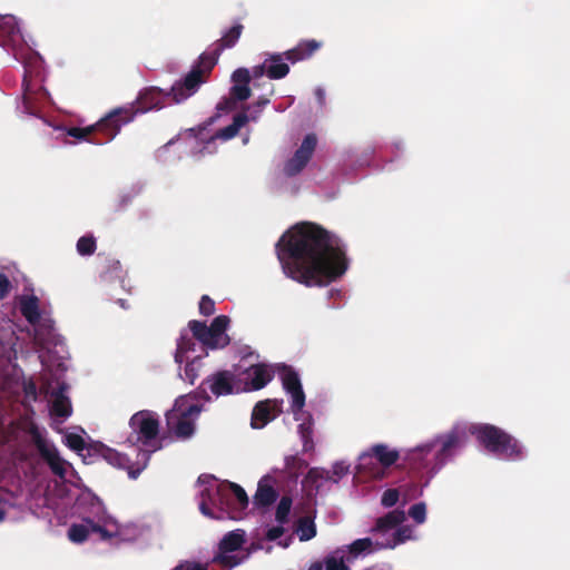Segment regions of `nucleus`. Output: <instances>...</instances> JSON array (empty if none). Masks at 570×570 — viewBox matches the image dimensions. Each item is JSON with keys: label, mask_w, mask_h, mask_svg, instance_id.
I'll list each match as a JSON object with an SVG mask.
<instances>
[{"label": "nucleus", "mask_w": 570, "mask_h": 570, "mask_svg": "<svg viewBox=\"0 0 570 570\" xmlns=\"http://www.w3.org/2000/svg\"><path fill=\"white\" fill-rule=\"evenodd\" d=\"M275 250L284 274L307 287L326 286L348 267L341 238L312 222L292 226L277 240Z\"/></svg>", "instance_id": "nucleus-1"}, {"label": "nucleus", "mask_w": 570, "mask_h": 570, "mask_svg": "<svg viewBox=\"0 0 570 570\" xmlns=\"http://www.w3.org/2000/svg\"><path fill=\"white\" fill-rule=\"evenodd\" d=\"M199 503L200 512L212 519H242L249 500L245 490L237 483L223 481L215 489L206 488L202 491Z\"/></svg>", "instance_id": "nucleus-2"}, {"label": "nucleus", "mask_w": 570, "mask_h": 570, "mask_svg": "<svg viewBox=\"0 0 570 570\" xmlns=\"http://www.w3.org/2000/svg\"><path fill=\"white\" fill-rule=\"evenodd\" d=\"M466 435L460 429L439 435L434 442L426 443L412 450L410 461L416 469H429L438 472L465 444Z\"/></svg>", "instance_id": "nucleus-3"}, {"label": "nucleus", "mask_w": 570, "mask_h": 570, "mask_svg": "<svg viewBox=\"0 0 570 570\" xmlns=\"http://www.w3.org/2000/svg\"><path fill=\"white\" fill-rule=\"evenodd\" d=\"M229 325V317L226 315L216 316L209 326L205 322L189 321L188 327L191 332V336L187 332H181L177 346L180 353H188L194 351L195 341H199L205 347L210 350L223 348L230 342L229 336L226 334V330Z\"/></svg>", "instance_id": "nucleus-4"}, {"label": "nucleus", "mask_w": 570, "mask_h": 570, "mask_svg": "<svg viewBox=\"0 0 570 570\" xmlns=\"http://www.w3.org/2000/svg\"><path fill=\"white\" fill-rule=\"evenodd\" d=\"M470 433L487 451L507 459L522 458V446L519 441L504 430L488 423L472 424Z\"/></svg>", "instance_id": "nucleus-5"}, {"label": "nucleus", "mask_w": 570, "mask_h": 570, "mask_svg": "<svg viewBox=\"0 0 570 570\" xmlns=\"http://www.w3.org/2000/svg\"><path fill=\"white\" fill-rule=\"evenodd\" d=\"M131 114L126 110L114 109L106 117L101 118L96 125L88 127H70L66 134L79 140H87L94 132L98 131L106 136L105 142L112 140L120 131L124 125L130 122ZM95 144H104L100 140H91Z\"/></svg>", "instance_id": "nucleus-6"}, {"label": "nucleus", "mask_w": 570, "mask_h": 570, "mask_svg": "<svg viewBox=\"0 0 570 570\" xmlns=\"http://www.w3.org/2000/svg\"><path fill=\"white\" fill-rule=\"evenodd\" d=\"M132 433L128 442L132 445L150 446L159 433V421L148 411L135 413L129 421Z\"/></svg>", "instance_id": "nucleus-7"}, {"label": "nucleus", "mask_w": 570, "mask_h": 570, "mask_svg": "<svg viewBox=\"0 0 570 570\" xmlns=\"http://www.w3.org/2000/svg\"><path fill=\"white\" fill-rule=\"evenodd\" d=\"M28 433L32 444L36 446L42 460L46 461L51 472L59 478H63L67 473L66 461L60 456L53 443L43 438L35 423L30 424Z\"/></svg>", "instance_id": "nucleus-8"}, {"label": "nucleus", "mask_w": 570, "mask_h": 570, "mask_svg": "<svg viewBox=\"0 0 570 570\" xmlns=\"http://www.w3.org/2000/svg\"><path fill=\"white\" fill-rule=\"evenodd\" d=\"M375 458L383 468H390L400 459V453L395 449H390L386 444L379 443L370 448L368 451L363 452L358 458L357 470L358 472H367L375 479H382L384 472L377 468L373 470L370 468L372 459Z\"/></svg>", "instance_id": "nucleus-9"}, {"label": "nucleus", "mask_w": 570, "mask_h": 570, "mask_svg": "<svg viewBox=\"0 0 570 570\" xmlns=\"http://www.w3.org/2000/svg\"><path fill=\"white\" fill-rule=\"evenodd\" d=\"M171 98V91H166L158 87H148L141 90L135 104L128 107H120V110H126L131 114L130 121L134 120L136 115L145 114L153 109H160L166 105V100Z\"/></svg>", "instance_id": "nucleus-10"}, {"label": "nucleus", "mask_w": 570, "mask_h": 570, "mask_svg": "<svg viewBox=\"0 0 570 570\" xmlns=\"http://www.w3.org/2000/svg\"><path fill=\"white\" fill-rule=\"evenodd\" d=\"M24 66V75L22 79V105L24 111L29 115H38L42 105L49 98V92L42 86H35L31 81L30 65L26 59L22 60Z\"/></svg>", "instance_id": "nucleus-11"}, {"label": "nucleus", "mask_w": 570, "mask_h": 570, "mask_svg": "<svg viewBox=\"0 0 570 570\" xmlns=\"http://www.w3.org/2000/svg\"><path fill=\"white\" fill-rule=\"evenodd\" d=\"M245 535V531L240 529L227 532L220 540L219 553L214 557L213 561L227 569L238 566L243 561V558L228 553L235 552L243 547L246 541Z\"/></svg>", "instance_id": "nucleus-12"}, {"label": "nucleus", "mask_w": 570, "mask_h": 570, "mask_svg": "<svg viewBox=\"0 0 570 570\" xmlns=\"http://www.w3.org/2000/svg\"><path fill=\"white\" fill-rule=\"evenodd\" d=\"M200 407L196 404H190L186 409H175L166 414V421L169 429L179 439H188L195 432V423L191 415H197Z\"/></svg>", "instance_id": "nucleus-13"}, {"label": "nucleus", "mask_w": 570, "mask_h": 570, "mask_svg": "<svg viewBox=\"0 0 570 570\" xmlns=\"http://www.w3.org/2000/svg\"><path fill=\"white\" fill-rule=\"evenodd\" d=\"M88 455L101 456L110 465L127 470L130 479H137L142 470V468L134 469L130 459L126 454H122L101 442L90 443L88 445Z\"/></svg>", "instance_id": "nucleus-14"}, {"label": "nucleus", "mask_w": 570, "mask_h": 570, "mask_svg": "<svg viewBox=\"0 0 570 570\" xmlns=\"http://www.w3.org/2000/svg\"><path fill=\"white\" fill-rule=\"evenodd\" d=\"M0 45L10 48L17 60L24 59L20 57L18 50V47L23 49V37L12 14H0Z\"/></svg>", "instance_id": "nucleus-15"}, {"label": "nucleus", "mask_w": 570, "mask_h": 570, "mask_svg": "<svg viewBox=\"0 0 570 570\" xmlns=\"http://www.w3.org/2000/svg\"><path fill=\"white\" fill-rule=\"evenodd\" d=\"M316 145V136L314 134L306 135L299 148L295 151L294 156L286 161L284 166L285 175L293 177L299 174L311 160Z\"/></svg>", "instance_id": "nucleus-16"}, {"label": "nucleus", "mask_w": 570, "mask_h": 570, "mask_svg": "<svg viewBox=\"0 0 570 570\" xmlns=\"http://www.w3.org/2000/svg\"><path fill=\"white\" fill-rule=\"evenodd\" d=\"M206 81L200 68H191L181 82L171 86L173 101L179 104L194 95L199 86Z\"/></svg>", "instance_id": "nucleus-17"}, {"label": "nucleus", "mask_w": 570, "mask_h": 570, "mask_svg": "<svg viewBox=\"0 0 570 570\" xmlns=\"http://www.w3.org/2000/svg\"><path fill=\"white\" fill-rule=\"evenodd\" d=\"M273 376V371L266 364H254L247 370L246 390L258 391L265 387Z\"/></svg>", "instance_id": "nucleus-18"}, {"label": "nucleus", "mask_w": 570, "mask_h": 570, "mask_svg": "<svg viewBox=\"0 0 570 570\" xmlns=\"http://www.w3.org/2000/svg\"><path fill=\"white\" fill-rule=\"evenodd\" d=\"M69 386L67 383L61 382L58 387L51 392V414L58 417H68L72 413L70 399L67 396Z\"/></svg>", "instance_id": "nucleus-19"}, {"label": "nucleus", "mask_w": 570, "mask_h": 570, "mask_svg": "<svg viewBox=\"0 0 570 570\" xmlns=\"http://www.w3.org/2000/svg\"><path fill=\"white\" fill-rule=\"evenodd\" d=\"M208 389L215 396L229 395L234 393V374L229 371H220L206 380Z\"/></svg>", "instance_id": "nucleus-20"}, {"label": "nucleus", "mask_w": 570, "mask_h": 570, "mask_svg": "<svg viewBox=\"0 0 570 570\" xmlns=\"http://www.w3.org/2000/svg\"><path fill=\"white\" fill-rule=\"evenodd\" d=\"M282 403L278 402L277 400H266V401H261L258 402L254 409H253V412H252V422H250V425L253 429H262L264 428L267 423H269L273 419H274V415L271 414V412L278 407V405Z\"/></svg>", "instance_id": "nucleus-21"}, {"label": "nucleus", "mask_w": 570, "mask_h": 570, "mask_svg": "<svg viewBox=\"0 0 570 570\" xmlns=\"http://www.w3.org/2000/svg\"><path fill=\"white\" fill-rule=\"evenodd\" d=\"M322 43L314 39L303 40L296 47L284 52L285 60L296 63L302 60L311 58L320 48Z\"/></svg>", "instance_id": "nucleus-22"}, {"label": "nucleus", "mask_w": 570, "mask_h": 570, "mask_svg": "<svg viewBox=\"0 0 570 570\" xmlns=\"http://www.w3.org/2000/svg\"><path fill=\"white\" fill-rule=\"evenodd\" d=\"M405 520V513L402 510L395 509L387 512L385 515L377 518L374 528L371 532L386 533L395 529Z\"/></svg>", "instance_id": "nucleus-23"}, {"label": "nucleus", "mask_w": 570, "mask_h": 570, "mask_svg": "<svg viewBox=\"0 0 570 570\" xmlns=\"http://www.w3.org/2000/svg\"><path fill=\"white\" fill-rule=\"evenodd\" d=\"M249 120H257V116L247 115L245 110L236 114L233 117V122L230 125L219 129V131L217 132V137L224 140L234 138L238 134L240 128L245 126Z\"/></svg>", "instance_id": "nucleus-24"}, {"label": "nucleus", "mask_w": 570, "mask_h": 570, "mask_svg": "<svg viewBox=\"0 0 570 570\" xmlns=\"http://www.w3.org/2000/svg\"><path fill=\"white\" fill-rule=\"evenodd\" d=\"M284 53H274L266 59V76L269 79H283L289 72V66L284 61Z\"/></svg>", "instance_id": "nucleus-25"}, {"label": "nucleus", "mask_w": 570, "mask_h": 570, "mask_svg": "<svg viewBox=\"0 0 570 570\" xmlns=\"http://www.w3.org/2000/svg\"><path fill=\"white\" fill-rule=\"evenodd\" d=\"M412 533L413 531L410 527H399L390 538L383 541H375L376 549H394L399 544L410 540L412 538Z\"/></svg>", "instance_id": "nucleus-26"}, {"label": "nucleus", "mask_w": 570, "mask_h": 570, "mask_svg": "<svg viewBox=\"0 0 570 570\" xmlns=\"http://www.w3.org/2000/svg\"><path fill=\"white\" fill-rule=\"evenodd\" d=\"M243 29H244V26L242 23H236L234 24L232 28H229L223 36L220 39H218L214 45L213 47L217 49V51H219L220 53L225 50V49H230L233 47H235V45L237 43L238 39L240 38L242 36V32H243Z\"/></svg>", "instance_id": "nucleus-27"}, {"label": "nucleus", "mask_w": 570, "mask_h": 570, "mask_svg": "<svg viewBox=\"0 0 570 570\" xmlns=\"http://www.w3.org/2000/svg\"><path fill=\"white\" fill-rule=\"evenodd\" d=\"M277 497L278 494L272 485L259 481L256 493L254 495V503L257 507H269L276 501Z\"/></svg>", "instance_id": "nucleus-28"}, {"label": "nucleus", "mask_w": 570, "mask_h": 570, "mask_svg": "<svg viewBox=\"0 0 570 570\" xmlns=\"http://www.w3.org/2000/svg\"><path fill=\"white\" fill-rule=\"evenodd\" d=\"M219 56H220V52L217 51V49L213 47L212 50H207L198 57V61L193 68H200L202 75L205 78H207L208 75L210 73V71L213 70V68L218 62Z\"/></svg>", "instance_id": "nucleus-29"}, {"label": "nucleus", "mask_w": 570, "mask_h": 570, "mask_svg": "<svg viewBox=\"0 0 570 570\" xmlns=\"http://www.w3.org/2000/svg\"><path fill=\"white\" fill-rule=\"evenodd\" d=\"M20 311L29 323H37L40 320L39 299L36 296L23 298L20 303Z\"/></svg>", "instance_id": "nucleus-30"}, {"label": "nucleus", "mask_w": 570, "mask_h": 570, "mask_svg": "<svg viewBox=\"0 0 570 570\" xmlns=\"http://www.w3.org/2000/svg\"><path fill=\"white\" fill-rule=\"evenodd\" d=\"M298 433L303 442V451L309 452L314 450L313 441V419L309 413L306 414V419L298 425Z\"/></svg>", "instance_id": "nucleus-31"}, {"label": "nucleus", "mask_w": 570, "mask_h": 570, "mask_svg": "<svg viewBox=\"0 0 570 570\" xmlns=\"http://www.w3.org/2000/svg\"><path fill=\"white\" fill-rule=\"evenodd\" d=\"M295 531L301 541H308L316 535V525L309 517H302L297 520Z\"/></svg>", "instance_id": "nucleus-32"}, {"label": "nucleus", "mask_w": 570, "mask_h": 570, "mask_svg": "<svg viewBox=\"0 0 570 570\" xmlns=\"http://www.w3.org/2000/svg\"><path fill=\"white\" fill-rule=\"evenodd\" d=\"M379 550L380 549H376V544L371 538L357 539L348 546V553L352 558H357L364 552H373Z\"/></svg>", "instance_id": "nucleus-33"}, {"label": "nucleus", "mask_w": 570, "mask_h": 570, "mask_svg": "<svg viewBox=\"0 0 570 570\" xmlns=\"http://www.w3.org/2000/svg\"><path fill=\"white\" fill-rule=\"evenodd\" d=\"M90 528L88 521L81 524H72L68 530V538L75 543H82L88 539Z\"/></svg>", "instance_id": "nucleus-34"}, {"label": "nucleus", "mask_w": 570, "mask_h": 570, "mask_svg": "<svg viewBox=\"0 0 570 570\" xmlns=\"http://www.w3.org/2000/svg\"><path fill=\"white\" fill-rule=\"evenodd\" d=\"M292 498L288 495H283L278 502V505L276 508L275 512V520L279 524H285L288 522V515L292 508Z\"/></svg>", "instance_id": "nucleus-35"}, {"label": "nucleus", "mask_w": 570, "mask_h": 570, "mask_svg": "<svg viewBox=\"0 0 570 570\" xmlns=\"http://www.w3.org/2000/svg\"><path fill=\"white\" fill-rule=\"evenodd\" d=\"M96 248V238L91 235L81 236L77 242V252L81 256L92 255Z\"/></svg>", "instance_id": "nucleus-36"}, {"label": "nucleus", "mask_w": 570, "mask_h": 570, "mask_svg": "<svg viewBox=\"0 0 570 570\" xmlns=\"http://www.w3.org/2000/svg\"><path fill=\"white\" fill-rule=\"evenodd\" d=\"M282 381L286 392H291L302 387L298 374L292 368H287L285 371V373L282 376Z\"/></svg>", "instance_id": "nucleus-37"}, {"label": "nucleus", "mask_w": 570, "mask_h": 570, "mask_svg": "<svg viewBox=\"0 0 570 570\" xmlns=\"http://www.w3.org/2000/svg\"><path fill=\"white\" fill-rule=\"evenodd\" d=\"M292 396L291 409L296 420H298L297 415L302 412V409L305 405V393L303 387L287 392Z\"/></svg>", "instance_id": "nucleus-38"}, {"label": "nucleus", "mask_w": 570, "mask_h": 570, "mask_svg": "<svg viewBox=\"0 0 570 570\" xmlns=\"http://www.w3.org/2000/svg\"><path fill=\"white\" fill-rule=\"evenodd\" d=\"M252 95L249 85H233L229 91V97L235 101H245Z\"/></svg>", "instance_id": "nucleus-39"}, {"label": "nucleus", "mask_w": 570, "mask_h": 570, "mask_svg": "<svg viewBox=\"0 0 570 570\" xmlns=\"http://www.w3.org/2000/svg\"><path fill=\"white\" fill-rule=\"evenodd\" d=\"M66 444L73 451L81 452L83 450L88 451V446L83 438L76 433H70L66 436Z\"/></svg>", "instance_id": "nucleus-40"}, {"label": "nucleus", "mask_w": 570, "mask_h": 570, "mask_svg": "<svg viewBox=\"0 0 570 570\" xmlns=\"http://www.w3.org/2000/svg\"><path fill=\"white\" fill-rule=\"evenodd\" d=\"M409 515L416 522L423 523L426 517V505L423 502L415 503L409 509Z\"/></svg>", "instance_id": "nucleus-41"}, {"label": "nucleus", "mask_w": 570, "mask_h": 570, "mask_svg": "<svg viewBox=\"0 0 570 570\" xmlns=\"http://www.w3.org/2000/svg\"><path fill=\"white\" fill-rule=\"evenodd\" d=\"M400 498V492L397 489H387L383 492L381 498V504L385 508L394 507Z\"/></svg>", "instance_id": "nucleus-42"}, {"label": "nucleus", "mask_w": 570, "mask_h": 570, "mask_svg": "<svg viewBox=\"0 0 570 570\" xmlns=\"http://www.w3.org/2000/svg\"><path fill=\"white\" fill-rule=\"evenodd\" d=\"M252 75L247 68H238L232 75L234 85H249Z\"/></svg>", "instance_id": "nucleus-43"}, {"label": "nucleus", "mask_w": 570, "mask_h": 570, "mask_svg": "<svg viewBox=\"0 0 570 570\" xmlns=\"http://www.w3.org/2000/svg\"><path fill=\"white\" fill-rule=\"evenodd\" d=\"M199 313L204 316H210L215 313V302L208 295L202 296L199 301Z\"/></svg>", "instance_id": "nucleus-44"}, {"label": "nucleus", "mask_w": 570, "mask_h": 570, "mask_svg": "<svg viewBox=\"0 0 570 570\" xmlns=\"http://www.w3.org/2000/svg\"><path fill=\"white\" fill-rule=\"evenodd\" d=\"M326 570H350L342 559L335 557H327L324 561Z\"/></svg>", "instance_id": "nucleus-45"}, {"label": "nucleus", "mask_w": 570, "mask_h": 570, "mask_svg": "<svg viewBox=\"0 0 570 570\" xmlns=\"http://www.w3.org/2000/svg\"><path fill=\"white\" fill-rule=\"evenodd\" d=\"M11 291V282L8 276L0 273V299H4Z\"/></svg>", "instance_id": "nucleus-46"}, {"label": "nucleus", "mask_w": 570, "mask_h": 570, "mask_svg": "<svg viewBox=\"0 0 570 570\" xmlns=\"http://www.w3.org/2000/svg\"><path fill=\"white\" fill-rule=\"evenodd\" d=\"M237 101H235L233 98H224L222 101L217 104V110L223 112L232 111L236 108Z\"/></svg>", "instance_id": "nucleus-47"}, {"label": "nucleus", "mask_w": 570, "mask_h": 570, "mask_svg": "<svg viewBox=\"0 0 570 570\" xmlns=\"http://www.w3.org/2000/svg\"><path fill=\"white\" fill-rule=\"evenodd\" d=\"M284 532H285V529L283 528V524L272 527L267 530L266 538L269 541H275V540L279 539L284 534Z\"/></svg>", "instance_id": "nucleus-48"}, {"label": "nucleus", "mask_w": 570, "mask_h": 570, "mask_svg": "<svg viewBox=\"0 0 570 570\" xmlns=\"http://www.w3.org/2000/svg\"><path fill=\"white\" fill-rule=\"evenodd\" d=\"M131 204L130 195H122L115 204V212H124Z\"/></svg>", "instance_id": "nucleus-49"}, {"label": "nucleus", "mask_w": 570, "mask_h": 570, "mask_svg": "<svg viewBox=\"0 0 570 570\" xmlns=\"http://www.w3.org/2000/svg\"><path fill=\"white\" fill-rule=\"evenodd\" d=\"M88 523H89V528H90V533L94 532V533H98L100 535L101 539H107L109 538V533L107 531L106 528L95 523L94 521L91 520H88Z\"/></svg>", "instance_id": "nucleus-50"}, {"label": "nucleus", "mask_w": 570, "mask_h": 570, "mask_svg": "<svg viewBox=\"0 0 570 570\" xmlns=\"http://www.w3.org/2000/svg\"><path fill=\"white\" fill-rule=\"evenodd\" d=\"M266 69H267V63H266V60H265L264 63L255 66L253 68V71L250 73L252 78H254V79L262 78L266 73Z\"/></svg>", "instance_id": "nucleus-51"}, {"label": "nucleus", "mask_w": 570, "mask_h": 570, "mask_svg": "<svg viewBox=\"0 0 570 570\" xmlns=\"http://www.w3.org/2000/svg\"><path fill=\"white\" fill-rule=\"evenodd\" d=\"M269 104V99L266 96H261L257 101L255 102V107L258 109L255 112H252L250 115H256L258 117V114L261 109Z\"/></svg>", "instance_id": "nucleus-52"}, {"label": "nucleus", "mask_w": 570, "mask_h": 570, "mask_svg": "<svg viewBox=\"0 0 570 570\" xmlns=\"http://www.w3.org/2000/svg\"><path fill=\"white\" fill-rule=\"evenodd\" d=\"M186 353H180L179 347L177 346L176 353H175V362L178 364H183Z\"/></svg>", "instance_id": "nucleus-53"}, {"label": "nucleus", "mask_w": 570, "mask_h": 570, "mask_svg": "<svg viewBox=\"0 0 570 570\" xmlns=\"http://www.w3.org/2000/svg\"><path fill=\"white\" fill-rule=\"evenodd\" d=\"M315 94H316V97H317L318 102H320L321 105H323V104H324V101H325V92H324V90H323V89H321V88H317V89H316V91H315Z\"/></svg>", "instance_id": "nucleus-54"}, {"label": "nucleus", "mask_w": 570, "mask_h": 570, "mask_svg": "<svg viewBox=\"0 0 570 570\" xmlns=\"http://www.w3.org/2000/svg\"><path fill=\"white\" fill-rule=\"evenodd\" d=\"M307 570H323V563L322 562H314L309 566Z\"/></svg>", "instance_id": "nucleus-55"}, {"label": "nucleus", "mask_w": 570, "mask_h": 570, "mask_svg": "<svg viewBox=\"0 0 570 570\" xmlns=\"http://www.w3.org/2000/svg\"><path fill=\"white\" fill-rule=\"evenodd\" d=\"M334 472H335V474H337V475H342V474H344L346 471L344 470V468H343L341 464H336V465L334 466Z\"/></svg>", "instance_id": "nucleus-56"}, {"label": "nucleus", "mask_w": 570, "mask_h": 570, "mask_svg": "<svg viewBox=\"0 0 570 570\" xmlns=\"http://www.w3.org/2000/svg\"><path fill=\"white\" fill-rule=\"evenodd\" d=\"M6 513L2 509H0V522L4 520Z\"/></svg>", "instance_id": "nucleus-57"}]
</instances>
